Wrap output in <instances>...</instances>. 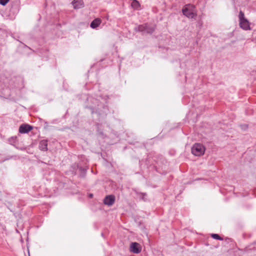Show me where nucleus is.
<instances>
[{"mask_svg":"<svg viewBox=\"0 0 256 256\" xmlns=\"http://www.w3.org/2000/svg\"><path fill=\"white\" fill-rule=\"evenodd\" d=\"M134 30L138 32L152 34L155 30L154 26L148 23L138 26L134 28Z\"/></svg>","mask_w":256,"mask_h":256,"instance_id":"nucleus-1","label":"nucleus"},{"mask_svg":"<svg viewBox=\"0 0 256 256\" xmlns=\"http://www.w3.org/2000/svg\"><path fill=\"white\" fill-rule=\"evenodd\" d=\"M194 6L190 4H186L182 9V12L184 16L189 18H195L197 14L194 12L192 8Z\"/></svg>","mask_w":256,"mask_h":256,"instance_id":"nucleus-2","label":"nucleus"},{"mask_svg":"<svg viewBox=\"0 0 256 256\" xmlns=\"http://www.w3.org/2000/svg\"><path fill=\"white\" fill-rule=\"evenodd\" d=\"M192 153L196 156H200L204 154L205 152L204 146L200 144L196 143L192 148Z\"/></svg>","mask_w":256,"mask_h":256,"instance_id":"nucleus-3","label":"nucleus"},{"mask_svg":"<svg viewBox=\"0 0 256 256\" xmlns=\"http://www.w3.org/2000/svg\"><path fill=\"white\" fill-rule=\"evenodd\" d=\"M33 129V126L26 124H21L18 129V132L20 134H27Z\"/></svg>","mask_w":256,"mask_h":256,"instance_id":"nucleus-4","label":"nucleus"},{"mask_svg":"<svg viewBox=\"0 0 256 256\" xmlns=\"http://www.w3.org/2000/svg\"><path fill=\"white\" fill-rule=\"evenodd\" d=\"M130 250L133 253L138 254L141 252L142 248L138 243L134 242L130 244Z\"/></svg>","mask_w":256,"mask_h":256,"instance_id":"nucleus-5","label":"nucleus"},{"mask_svg":"<svg viewBox=\"0 0 256 256\" xmlns=\"http://www.w3.org/2000/svg\"><path fill=\"white\" fill-rule=\"evenodd\" d=\"M115 201V196L114 195H108L106 196L104 200V203L106 205H108V206H110L114 204Z\"/></svg>","mask_w":256,"mask_h":256,"instance_id":"nucleus-6","label":"nucleus"},{"mask_svg":"<svg viewBox=\"0 0 256 256\" xmlns=\"http://www.w3.org/2000/svg\"><path fill=\"white\" fill-rule=\"evenodd\" d=\"M240 22V26L244 30L250 29L249 22L246 19H243Z\"/></svg>","mask_w":256,"mask_h":256,"instance_id":"nucleus-7","label":"nucleus"},{"mask_svg":"<svg viewBox=\"0 0 256 256\" xmlns=\"http://www.w3.org/2000/svg\"><path fill=\"white\" fill-rule=\"evenodd\" d=\"M48 140H42L40 141L38 148L40 150L46 152L48 150Z\"/></svg>","mask_w":256,"mask_h":256,"instance_id":"nucleus-8","label":"nucleus"},{"mask_svg":"<svg viewBox=\"0 0 256 256\" xmlns=\"http://www.w3.org/2000/svg\"><path fill=\"white\" fill-rule=\"evenodd\" d=\"M102 20L100 18H96L91 22L90 26L93 29L96 28L100 24Z\"/></svg>","mask_w":256,"mask_h":256,"instance_id":"nucleus-9","label":"nucleus"},{"mask_svg":"<svg viewBox=\"0 0 256 256\" xmlns=\"http://www.w3.org/2000/svg\"><path fill=\"white\" fill-rule=\"evenodd\" d=\"M74 8L78 9L83 7V2L82 0H74L72 2Z\"/></svg>","mask_w":256,"mask_h":256,"instance_id":"nucleus-10","label":"nucleus"},{"mask_svg":"<svg viewBox=\"0 0 256 256\" xmlns=\"http://www.w3.org/2000/svg\"><path fill=\"white\" fill-rule=\"evenodd\" d=\"M154 160L159 166H160L161 164H164V162H166V160L162 155H160L156 157H154Z\"/></svg>","mask_w":256,"mask_h":256,"instance_id":"nucleus-11","label":"nucleus"},{"mask_svg":"<svg viewBox=\"0 0 256 256\" xmlns=\"http://www.w3.org/2000/svg\"><path fill=\"white\" fill-rule=\"evenodd\" d=\"M131 6L134 10H139L140 9V4L137 0H134V1H132Z\"/></svg>","mask_w":256,"mask_h":256,"instance_id":"nucleus-12","label":"nucleus"},{"mask_svg":"<svg viewBox=\"0 0 256 256\" xmlns=\"http://www.w3.org/2000/svg\"><path fill=\"white\" fill-rule=\"evenodd\" d=\"M80 167L78 164L77 163H74L72 164L71 166V170H70L72 172V174L74 175H76V170L78 169H80Z\"/></svg>","mask_w":256,"mask_h":256,"instance_id":"nucleus-13","label":"nucleus"},{"mask_svg":"<svg viewBox=\"0 0 256 256\" xmlns=\"http://www.w3.org/2000/svg\"><path fill=\"white\" fill-rule=\"evenodd\" d=\"M79 170L80 172V176L82 178H84L86 174L87 168L80 166Z\"/></svg>","mask_w":256,"mask_h":256,"instance_id":"nucleus-14","label":"nucleus"},{"mask_svg":"<svg viewBox=\"0 0 256 256\" xmlns=\"http://www.w3.org/2000/svg\"><path fill=\"white\" fill-rule=\"evenodd\" d=\"M136 196L140 198V199L143 200L144 201H146V199L145 197L146 196V192H136Z\"/></svg>","mask_w":256,"mask_h":256,"instance_id":"nucleus-15","label":"nucleus"},{"mask_svg":"<svg viewBox=\"0 0 256 256\" xmlns=\"http://www.w3.org/2000/svg\"><path fill=\"white\" fill-rule=\"evenodd\" d=\"M8 142L10 144L14 145L17 142V137L16 136H12L8 139Z\"/></svg>","mask_w":256,"mask_h":256,"instance_id":"nucleus-16","label":"nucleus"},{"mask_svg":"<svg viewBox=\"0 0 256 256\" xmlns=\"http://www.w3.org/2000/svg\"><path fill=\"white\" fill-rule=\"evenodd\" d=\"M211 237L215 240H222L223 238L220 237L218 234H211Z\"/></svg>","mask_w":256,"mask_h":256,"instance_id":"nucleus-17","label":"nucleus"},{"mask_svg":"<svg viewBox=\"0 0 256 256\" xmlns=\"http://www.w3.org/2000/svg\"><path fill=\"white\" fill-rule=\"evenodd\" d=\"M238 18H239V21L242 20L243 19H246L244 18V13L242 10H240V12H239Z\"/></svg>","mask_w":256,"mask_h":256,"instance_id":"nucleus-18","label":"nucleus"},{"mask_svg":"<svg viewBox=\"0 0 256 256\" xmlns=\"http://www.w3.org/2000/svg\"><path fill=\"white\" fill-rule=\"evenodd\" d=\"M87 108L91 110L92 114H94V112H98L99 114H102V113H100V112H97V110L95 112L94 108L92 107L88 106Z\"/></svg>","mask_w":256,"mask_h":256,"instance_id":"nucleus-19","label":"nucleus"},{"mask_svg":"<svg viewBox=\"0 0 256 256\" xmlns=\"http://www.w3.org/2000/svg\"><path fill=\"white\" fill-rule=\"evenodd\" d=\"M10 0H0V4L2 6H5L9 2Z\"/></svg>","mask_w":256,"mask_h":256,"instance_id":"nucleus-20","label":"nucleus"},{"mask_svg":"<svg viewBox=\"0 0 256 256\" xmlns=\"http://www.w3.org/2000/svg\"><path fill=\"white\" fill-rule=\"evenodd\" d=\"M104 110H106V112H105V114L106 115V112H107L108 111V108L107 106H104Z\"/></svg>","mask_w":256,"mask_h":256,"instance_id":"nucleus-21","label":"nucleus"},{"mask_svg":"<svg viewBox=\"0 0 256 256\" xmlns=\"http://www.w3.org/2000/svg\"><path fill=\"white\" fill-rule=\"evenodd\" d=\"M90 197H92V194H90Z\"/></svg>","mask_w":256,"mask_h":256,"instance_id":"nucleus-22","label":"nucleus"},{"mask_svg":"<svg viewBox=\"0 0 256 256\" xmlns=\"http://www.w3.org/2000/svg\"><path fill=\"white\" fill-rule=\"evenodd\" d=\"M132 1H134V0H132Z\"/></svg>","mask_w":256,"mask_h":256,"instance_id":"nucleus-23","label":"nucleus"}]
</instances>
